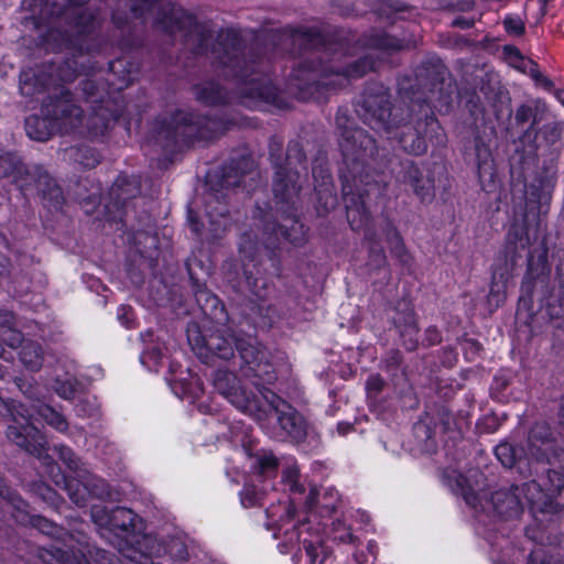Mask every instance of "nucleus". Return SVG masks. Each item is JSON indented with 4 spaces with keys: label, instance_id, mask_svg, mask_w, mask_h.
<instances>
[{
    "label": "nucleus",
    "instance_id": "nucleus-1",
    "mask_svg": "<svg viewBox=\"0 0 564 564\" xmlns=\"http://www.w3.org/2000/svg\"><path fill=\"white\" fill-rule=\"evenodd\" d=\"M268 155L273 169V202L280 218L257 205L261 223L260 242L249 234L240 237L238 252L242 275H237V281L227 276L234 288L241 290L245 286L259 303H264L274 293L273 280L282 273V253L303 247L308 239V227L300 218L301 177L302 174L307 175L303 144L292 139L284 152L282 137L273 134L269 139Z\"/></svg>",
    "mask_w": 564,
    "mask_h": 564
},
{
    "label": "nucleus",
    "instance_id": "nucleus-2",
    "mask_svg": "<svg viewBox=\"0 0 564 564\" xmlns=\"http://www.w3.org/2000/svg\"><path fill=\"white\" fill-rule=\"evenodd\" d=\"M398 94L408 101L395 108L391 94L382 83H367L356 102L360 119L375 130L395 139L409 155L421 156L429 144L444 148L447 135L435 116L448 113L457 94L448 69L437 56L424 58L411 74L398 78Z\"/></svg>",
    "mask_w": 564,
    "mask_h": 564
},
{
    "label": "nucleus",
    "instance_id": "nucleus-3",
    "mask_svg": "<svg viewBox=\"0 0 564 564\" xmlns=\"http://www.w3.org/2000/svg\"><path fill=\"white\" fill-rule=\"evenodd\" d=\"M323 39V28L288 24L254 32L247 46L239 30L226 28L218 32L210 52L224 76L237 85L242 105L288 110L292 102L269 76L270 65L285 44H299L300 51H321Z\"/></svg>",
    "mask_w": 564,
    "mask_h": 564
},
{
    "label": "nucleus",
    "instance_id": "nucleus-4",
    "mask_svg": "<svg viewBox=\"0 0 564 564\" xmlns=\"http://www.w3.org/2000/svg\"><path fill=\"white\" fill-rule=\"evenodd\" d=\"M335 123L339 130L341 164L338 172L347 221L351 230L364 231V239L369 246H381L371 226V207L387 192L386 170L391 159L367 130L354 126L347 109L338 108Z\"/></svg>",
    "mask_w": 564,
    "mask_h": 564
},
{
    "label": "nucleus",
    "instance_id": "nucleus-5",
    "mask_svg": "<svg viewBox=\"0 0 564 564\" xmlns=\"http://www.w3.org/2000/svg\"><path fill=\"white\" fill-rule=\"evenodd\" d=\"M377 69L378 61L371 54H364L340 66L321 56H307L292 67L289 84L299 101L323 104L328 101L332 94Z\"/></svg>",
    "mask_w": 564,
    "mask_h": 564
},
{
    "label": "nucleus",
    "instance_id": "nucleus-6",
    "mask_svg": "<svg viewBox=\"0 0 564 564\" xmlns=\"http://www.w3.org/2000/svg\"><path fill=\"white\" fill-rule=\"evenodd\" d=\"M187 339L202 362L213 364L216 358L229 360L237 351L240 371L246 378H258L260 383H275L278 373L268 350L251 339L237 338L219 329L203 334L197 325L188 327Z\"/></svg>",
    "mask_w": 564,
    "mask_h": 564
},
{
    "label": "nucleus",
    "instance_id": "nucleus-7",
    "mask_svg": "<svg viewBox=\"0 0 564 564\" xmlns=\"http://www.w3.org/2000/svg\"><path fill=\"white\" fill-rule=\"evenodd\" d=\"M237 124L236 118L223 113L176 108L169 116L155 120L154 131L158 139L165 141L164 149L178 144L192 148L209 144Z\"/></svg>",
    "mask_w": 564,
    "mask_h": 564
},
{
    "label": "nucleus",
    "instance_id": "nucleus-8",
    "mask_svg": "<svg viewBox=\"0 0 564 564\" xmlns=\"http://www.w3.org/2000/svg\"><path fill=\"white\" fill-rule=\"evenodd\" d=\"M141 193V182L138 176L120 173L108 192L104 206L105 221L120 225L118 229L128 234L129 242L142 258H153L158 253L159 239L153 228L129 229L127 226L130 203Z\"/></svg>",
    "mask_w": 564,
    "mask_h": 564
},
{
    "label": "nucleus",
    "instance_id": "nucleus-9",
    "mask_svg": "<svg viewBox=\"0 0 564 564\" xmlns=\"http://www.w3.org/2000/svg\"><path fill=\"white\" fill-rule=\"evenodd\" d=\"M451 491L462 497L466 505L475 512V532L482 538L490 547L494 546V489L487 484L482 471L469 470L464 475L451 470L444 475Z\"/></svg>",
    "mask_w": 564,
    "mask_h": 564
},
{
    "label": "nucleus",
    "instance_id": "nucleus-10",
    "mask_svg": "<svg viewBox=\"0 0 564 564\" xmlns=\"http://www.w3.org/2000/svg\"><path fill=\"white\" fill-rule=\"evenodd\" d=\"M9 411L15 424L9 425L7 437L31 455L41 457L46 449L47 441L44 434L33 423V414H37L47 425L64 433L68 430L66 417L46 403L32 404L30 408L12 401Z\"/></svg>",
    "mask_w": 564,
    "mask_h": 564
},
{
    "label": "nucleus",
    "instance_id": "nucleus-11",
    "mask_svg": "<svg viewBox=\"0 0 564 564\" xmlns=\"http://www.w3.org/2000/svg\"><path fill=\"white\" fill-rule=\"evenodd\" d=\"M6 177H10L24 196L35 189L48 210L59 212L66 203L62 187L42 165L28 167L19 155L0 149V178Z\"/></svg>",
    "mask_w": 564,
    "mask_h": 564
},
{
    "label": "nucleus",
    "instance_id": "nucleus-12",
    "mask_svg": "<svg viewBox=\"0 0 564 564\" xmlns=\"http://www.w3.org/2000/svg\"><path fill=\"white\" fill-rule=\"evenodd\" d=\"M251 417L272 437L289 440L296 445L307 438L308 422L305 416L271 388L264 389L259 412L252 413Z\"/></svg>",
    "mask_w": 564,
    "mask_h": 564
},
{
    "label": "nucleus",
    "instance_id": "nucleus-13",
    "mask_svg": "<svg viewBox=\"0 0 564 564\" xmlns=\"http://www.w3.org/2000/svg\"><path fill=\"white\" fill-rule=\"evenodd\" d=\"M93 522L121 540L126 546L124 554L129 560L139 564H152L153 552L149 547L152 540L135 531L137 514L128 508L93 506L90 511Z\"/></svg>",
    "mask_w": 564,
    "mask_h": 564
},
{
    "label": "nucleus",
    "instance_id": "nucleus-14",
    "mask_svg": "<svg viewBox=\"0 0 564 564\" xmlns=\"http://www.w3.org/2000/svg\"><path fill=\"white\" fill-rule=\"evenodd\" d=\"M185 267L191 291L202 315L216 325L225 326L230 321L229 313L219 296L207 286L214 272L210 257L203 250L193 252L186 259Z\"/></svg>",
    "mask_w": 564,
    "mask_h": 564
},
{
    "label": "nucleus",
    "instance_id": "nucleus-15",
    "mask_svg": "<svg viewBox=\"0 0 564 564\" xmlns=\"http://www.w3.org/2000/svg\"><path fill=\"white\" fill-rule=\"evenodd\" d=\"M474 132V150L480 187L486 193L494 192V122L486 115L479 95L473 91L466 100Z\"/></svg>",
    "mask_w": 564,
    "mask_h": 564
},
{
    "label": "nucleus",
    "instance_id": "nucleus-16",
    "mask_svg": "<svg viewBox=\"0 0 564 564\" xmlns=\"http://www.w3.org/2000/svg\"><path fill=\"white\" fill-rule=\"evenodd\" d=\"M391 173L395 184L412 193L422 205H430L435 199V170L432 164L400 159Z\"/></svg>",
    "mask_w": 564,
    "mask_h": 564
},
{
    "label": "nucleus",
    "instance_id": "nucleus-17",
    "mask_svg": "<svg viewBox=\"0 0 564 564\" xmlns=\"http://www.w3.org/2000/svg\"><path fill=\"white\" fill-rule=\"evenodd\" d=\"M254 390L241 384L238 377L229 371L217 369L213 376L215 390L227 399L236 409L251 417L252 413L259 412V402L262 399L264 389L273 383H260L258 378H248Z\"/></svg>",
    "mask_w": 564,
    "mask_h": 564
},
{
    "label": "nucleus",
    "instance_id": "nucleus-18",
    "mask_svg": "<svg viewBox=\"0 0 564 564\" xmlns=\"http://www.w3.org/2000/svg\"><path fill=\"white\" fill-rule=\"evenodd\" d=\"M50 474L52 481L63 489L78 508L86 507L91 499L104 500L110 496L107 481L95 475L86 474L76 478L62 471L58 465L51 466Z\"/></svg>",
    "mask_w": 564,
    "mask_h": 564
},
{
    "label": "nucleus",
    "instance_id": "nucleus-19",
    "mask_svg": "<svg viewBox=\"0 0 564 564\" xmlns=\"http://www.w3.org/2000/svg\"><path fill=\"white\" fill-rule=\"evenodd\" d=\"M65 52L67 56L59 63L51 62L44 65L46 72L52 74V88L73 83L79 75L104 72V64L98 59L99 54L86 50L80 53Z\"/></svg>",
    "mask_w": 564,
    "mask_h": 564
},
{
    "label": "nucleus",
    "instance_id": "nucleus-20",
    "mask_svg": "<svg viewBox=\"0 0 564 564\" xmlns=\"http://www.w3.org/2000/svg\"><path fill=\"white\" fill-rule=\"evenodd\" d=\"M254 169V160L250 153H232L216 170L208 171L205 184L208 189L219 193L240 186L243 177Z\"/></svg>",
    "mask_w": 564,
    "mask_h": 564
},
{
    "label": "nucleus",
    "instance_id": "nucleus-21",
    "mask_svg": "<svg viewBox=\"0 0 564 564\" xmlns=\"http://www.w3.org/2000/svg\"><path fill=\"white\" fill-rule=\"evenodd\" d=\"M41 113H45L52 120L56 119L58 128L63 131L75 128L83 121V109L75 104L74 95L66 86H58L48 91L42 102Z\"/></svg>",
    "mask_w": 564,
    "mask_h": 564
},
{
    "label": "nucleus",
    "instance_id": "nucleus-22",
    "mask_svg": "<svg viewBox=\"0 0 564 564\" xmlns=\"http://www.w3.org/2000/svg\"><path fill=\"white\" fill-rule=\"evenodd\" d=\"M78 0H21L20 10L24 13L20 23L23 28L33 31L53 28L56 17L65 9V3Z\"/></svg>",
    "mask_w": 564,
    "mask_h": 564
},
{
    "label": "nucleus",
    "instance_id": "nucleus-23",
    "mask_svg": "<svg viewBox=\"0 0 564 564\" xmlns=\"http://www.w3.org/2000/svg\"><path fill=\"white\" fill-rule=\"evenodd\" d=\"M194 21V13L184 9L173 1H161L155 8L153 26L169 36L176 34L184 35L191 22Z\"/></svg>",
    "mask_w": 564,
    "mask_h": 564
},
{
    "label": "nucleus",
    "instance_id": "nucleus-24",
    "mask_svg": "<svg viewBox=\"0 0 564 564\" xmlns=\"http://www.w3.org/2000/svg\"><path fill=\"white\" fill-rule=\"evenodd\" d=\"M390 321L404 349L410 352L415 351L420 345V327L416 313L411 302L398 301Z\"/></svg>",
    "mask_w": 564,
    "mask_h": 564
},
{
    "label": "nucleus",
    "instance_id": "nucleus-25",
    "mask_svg": "<svg viewBox=\"0 0 564 564\" xmlns=\"http://www.w3.org/2000/svg\"><path fill=\"white\" fill-rule=\"evenodd\" d=\"M104 67L107 65L108 84L117 93L128 88L139 76L141 63L135 61L131 52H124L115 59L100 62Z\"/></svg>",
    "mask_w": 564,
    "mask_h": 564
},
{
    "label": "nucleus",
    "instance_id": "nucleus-26",
    "mask_svg": "<svg viewBox=\"0 0 564 564\" xmlns=\"http://www.w3.org/2000/svg\"><path fill=\"white\" fill-rule=\"evenodd\" d=\"M554 435L547 422L534 423L528 435V453L536 462H549L554 454Z\"/></svg>",
    "mask_w": 564,
    "mask_h": 564
},
{
    "label": "nucleus",
    "instance_id": "nucleus-27",
    "mask_svg": "<svg viewBox=\"0 0 564 564\" xmlns=\"http://www.w3.org/2000/svg\"><path fill=\"white\" fill-rule=\"evenodd\" d=\"M323 50L332 53L352 56L351 50L358 46L356 31L350 28L327 24L323 28Z\"/></svg>",
    "mask_w": 564,
    "mask_h": 564
},
{
    "label": "nucleus",
    "instance_id": "nucleus-28",
    "mask_svg": "<svg viewBox=\"0 0 564 564\" xmlns=\"http://www.w3.org/2000/svg\"><path fill=\"white\" fill-rule=\"evenodd\" d=\"M381 231L388 245L392 258L405 269H410L414 263V258L405 246L404 239L390 217H386L381 226Z\"/></svg>",
    "mask_w": 564,
    "mask_h": 564
},
{
    "label": "nucleus",
    "instance_id": "nucleus-29",
    "mask_svg": "<svg viewBox=\"0 0 564 564\" xmlns=\"http://www.w3.org/2000/svg\"><path fill=\"white\" fill-rule=\"evenodd\" d=\"M547 107L545 102L536 100L534 102V107L529 105H522L518 108L516 112V123L517 126H522L531 120V124L522 131L521 139L523 142L532 143L534 149H539L541 147L540 143H536L538 140V128L536 126L542 120L543 113L546 112Z\"/></svg>",
    "mask_w": 564,
    "mask_h": 564
},
{
    "label": "nucleus",
    "instance_id": "nucleus-30",
    "mask_svg": "<svg viewBox=\"0 0 564 564\" xmlns=\"http://www.w3.org/2000/svg\"><path fill=\"white\" fill-rule=\"evenodd\" d=\"M356 43L364 50L380 51L386 53L400 52L404 48V39L389 34L384 30L371 29L358 36Z\"/></svg>",
    "mask_w": 564,
    "mask_h": 564
},
{
    "label": "nucleus",
    "instance_id": "nucleus-31",
    "mask_svg": "<svg viewBox=\"0 0 564 564\" xmlns=\"http://www.w3.org/2000/svg\"><path fill=\"white\" fill-rule=\"evenodd\" d=\"M52 88V74L46 72L45 66L22 69L19 75V89L25 97L50 91Z\"/></svg>",
    "mask_w": 564,
    "mask_h": 564
},
{
    "label": "nucleus",
    "instance_id": "nucleus-32",
    "mask_svg": "<svg viewBox=\"0 0 564 564\" xmlns=\"http://www.w3.org/2000/svg\"><path fill=\"white\" fill-rule=\"evenodd\" d=\"M372 10L379 19L390 25L395 24L398 20L411 21L417 14L415 7L401 0H377Z\"/></svg>",
    "mask_w": 564,
    "mask_h": 564
},
{
    "label": "nucleus",
    "instance_id": "nucleus-33",
    "mask_svg": "<svg viewBox=\"0 0 564 564\" xmlns=\"http://www.w3.org/2000/svg\"><path fill=\"white\" fill-rule=\"evenodd\" d=\"M23 341V333L13 326V315L0 318V358L13 361V350L18 349Z\"/></svg>",
    "mask_w": 564,
    "mask_h": 564
},
{
    "label": "nucleus",
    "instance_id": "nucleus-34",
    "mask_svg": "<svg viewBox=\"0 0 564 564\" xmlns=\"http://www.w3.org/2000/svg\"><path fill=\"white\" fill-rule=\"evenodd\" d=\"M119 119L117 111L105 108L99 105L94 108L93 112L86 119V128L91 139L106 137L115 127Z\"/></svg>",
    "mask_w": 564,
    "mask_h": 564
},
{
    "label": "nucleus",
    "instance_id": "nucleus-35",
    "mask_svg": "<svg viewBox=\"0 0 564 564\" xmlns=\"http://www.w3.org/2000/svg\"><path fill=\"white\" fill-rule=\"evenodd\" d=\"M56 119H50L45 113L30 115L25 118L24 128L28 137L35 141H47L54 134L64 132L58 128Z\"/></svg>",
    "mask_w": 564,
    "mask_h": 564
},
{
    "label": "nucleus",
    "instance_id": "nucleus-36",
    "mask_svg": "<svg viewBox=\"0 0 564 564\" xmlns=\"http://www.w3.org/2000/svg\"><path fill=\"white\" fill-rule=\"evenodd\" d=\"M195 99L204 106L216 107L229 102V94L224 86L215 80H206L193 86Z\"/></svg>",
    "mask_w": 564,
    "mask_h": 564
},
{
    "label": "nucleus",
    "instance_id": "nucleus-37",
    "mask_svg": "<svg viewBox=\"0 0 564 564\" xmlns=\"http://www.w3.org/2000/svg\"><path fill=\"white\" fill-rule=\"evenodd\" d=\"M245 449L252 459L250 467L256 475L260 476L262 479L276 477L280 463L271 451L261 448L252 453L250 447H246Z\"/></svg>",
    "mask_w": 564,
    "mask_h": 564
},
{
    "label": "nucleus",
    "instance_id": "nucleus-38",
    "mask_svg": "<svg viewBox=\"0 0 564 564\" xmlns=\"http://www.w3.org/2000/svg\"><path fill=\"white\" fill-rule=\"evenodd\" d=\"M96 73L84 75L85 78L79 82V89L87 102L102 105L112 90L108 84V78L99 80L94 78Z\"/></svg>",
    "mask_w": 564,
    "mask_h": 564
},
{
    "label": "nucleus",
    "instance_id": "nucleus-39",
    "mask_svg": "<svg viewBox=\"0 0 564 564\" xmlns=\"http://www.w3.org/2000/svg\"><path fill=\"white\" fill-rule=\"evenodd\" d=\"M519 488L496 491V516L505 520L517 519L522 513V505L518 495Z\"/></svg>",
    "mask_w": 564,
    "mask_h": 564
},
{
    "label": "nucleus",
    "instance_id": "nucleus-40",
    "mask_svg": "<svg viewBox=\"0 0 564 564\" xmlns=\"http://www.w3.org/2000/svg\"><path fill=\"white\" fill-rule=\"evenodd\" d=\"M214 31L206 23L197 20L194 14V21L191 22L188 30L185 31L183 39L185 42L193 41L195 53L204 54L207 52Z\"/></svg>",
    "mask_w": 564,
    "mask_h": 564
},
{
    "label": "nucleus",
    "instance_id": "nucleus-41",
    "mask_svg": "<svg viewBox=\"0 0 564 564\" xmlns=\"http://www.w3.org/2000/svg\"><path fill=\"white\" fill-rule=\"evenodd\" d=\"M53 557L58 564H90L87 555H91L90 544L88 541L80 542V549L78 552H74L70 547H53L51 551Z\"/></svg>",
    "mask_w": 564,
    "mask_h": 564
},
{
    "label": "nucleus",
    "instance_id": "nucleus-42",
    "mask_svg": "<svg viewBox=\"0 0 564 564\" xmlns=\"http://www.w3.org/2000/svg\"><path fill=\"white\" fill-rule=\"evenodd\" d=\"M19 348V359L23 366L32 371L40 370L43 365L42 346L37 341L24 339Z\"/></svg>",
    "mask_w": 564,
    "mask_h": 564
},
{
    "label": "nucleus",
    "instance_id": "nucleus-43",
    "mask_svg": "<svg viewBox=\"0 0 564 564\" xmlns=\"http://www.w3.org/2000/svg\"><path fill=\"white\" fill-rule=\"evenodd\" d=\"M382 370L397 383L405 376L404 357L401 350L392 348L381 359Z\"/></svg>",
    "mask_w": 564,
    "mask_h": 564
},
{
    "label": "nucleus",
    "instance_id": "nucleus-44",
    "mask_svg": "<svg viewBox=\"0 0 564 564\" xmlns=\"http://www.w3.org/2000/svg\"><path fill=\"white\" fill-rule=\"evenodd\" d=\"M315 193V209L319 217L326 216L338 204V197L335 185L329 186H314Z\"/></svg>",
    "mask_w": 564,
    "mask_h": 564
},
{
    "label": "nucleus",
    "instance_id": "nucleus-45",
    "mask_svg": "<svg viewBox=\"0 0 564 564\" xmlns=\"http://www.w3.org/2000/svg\"><path fill=\"white\" fill-rule=\"evenodd\" d=\"M72 158L74 162L85 170L95 169L102 160L100 152L86 144H80L73 149Z\"/></svg>",
    "mask_w": 564,
    "mask_h": 564
},
{
    "label": "nucleus",
    "instance_id": "nucleus-46",
    "mask_svg": "<svg viewBox=\"0 0 564 564\" xmlns=\"http://www.w3.org/2000/svg\"><path fill=\"white\" fill-rule=\"evenodd\" d=\"M0 498L7 501L15 511L28 513L29 503L19 491L12 488L4 475L0 471Z\"/></svg>",
    "mask_w": 564,
    "mask_h": 564
},
{
    "label": "nucleus",
    "instance_id": "nucleus-47",
    "mask_svg": "<svg viewBox=\"0 0 564 564\" xmlns=\"http://www.w3.org/2000/svg\"><path fill=\"white\" fill-rule=\"evenodd\" d=\"M549 495H561L564 490V470L547 469L546 476L542 479L541 485Z\"/></svg>",
    "mask_w": 564,
    "mask_h": 564
},
{
    "label": "nucleus",
    "instance_id": "nucleus-48",
    "mask_svg": "<svg viewBox=\"0 0 564 564\" xmlns=\"http://www.w3.org/2000/svg\"><path fill=\"white\" fill-rule=\"evenodd\" d=\"M123 4L129 8L133 19L142 20L151 11L155 12L159 0H123Z\"/></svg>",
    "mask_w": 564,
    "mask_h": 564
},
{
    "label": "nucleus",
    "instance_id": "nucleus-49",
    "mask_svg": "<svg viewBox=\"0 0 564 564\" xmlns=\"http://www.w3.org/2000/svg\"><path fill=\"white\" fill-rule=\"evenodd\" d=\"M133 20L134 19L132 18L129 8H126L123 4V0H119L118 4L111 10L110 21L112 25L116 29L123 31L130 28Z\"/></svg>",
    "mask_w": 564,
    "mask_h": 564
},
{
    "label": "nucleus",
    "instance_id": "nucleus-50",
    "mask_svg": "<svg viewBox=\"0 0 564 564\" xmlns=\"http://www.w3.org/2000/svg\"><path fill=\"white\" fill-rule=\"evenodd\" d=\"M511 116L512 107L509 91L499 86L496 88V120H500L502 118L510 120Z\"/></svg>",
    "mask_w": 564,
    "mask_h": 564
},
{
    "label": "nucleus",
    "instance_id": "nucleus-51",
    "mask_svg": "<svg viewBox=\"0 0 564 564\" xmlns=\"http://www.w3.org/2000/svg\"><path fill=\"white\" fill-rule=\"evenodd\" d=\"M54 453L57 454L58 459L69 471H79V458L69 446L64 444L54 445Z\"/></svg>",
    "mask_w": 564,
    "mask_h": 564
},
{
    "label": "nucleus",
    "instance_id": "nucleus-52",
    "mask_svg": "<svg viewBox=\"0 0 564 564\" xmlns=\"http://www.w3.org/2000/svg\"><path fill=\"white\" fill-rule=\"evenodd\" d=\"M30 523L34 529L39 530L41 533L53 538L59 536L63 530L62 527H58L56 523L41 514L31 516Z\"/></svg>",
    "mask_w": 564,
    "mask_h": 564
},
{
    "label": "nucleus",
    "instance_id": "nucleus-53",
    "mask_svg": "<svg viewBox=\"0 0 564 564\" xmlns=\"http://www.w3.org/2000/svg\"><path fill=\"white\" fill-rule=\"evenodd\" d=\"M14 383L23 395L31 401V405L42 403L40 401V388L36 382L24 377H15Z\"/></svg>",
    "mask_w": 564,
    "mask_h": 564
},
{
    "label": "nucleus",
    "instance_id": "nucleus-54",
    "mask_svg": "<svg viewBox=\"0 0 564 564\" xmlns=\"http://www.w3.org/2000/svg\"><path fill=\"white\" fill-rule=\"evenodd\" d=\"M532 511L541 514L558 516L563 513L564 506L555 501L551 495H547L541 501L532 502Z\"/></svg>",
    "mask_w": 564,
    "mask_h": 564
},
{
    "label": "nucleus",
    "instance_id": "nucleus-55",
    "mask_svg": "<svg viewBox=\"0 0 564 564\" xmlns=\"http://www.w3.org/2000/svg\"><path fill=\"white\" fill-rule=\"evenodd\" d=\"M333 540L341 544L356 545L358 536H356L350 528H346L345 523L337 520L333 522Z\"/></svg>",
    "mask_w": 564,
    "mask_h": 564
},
{
    "label": "nucleus",
    "instance_id": "nucleus-56",
    "mask_svg": "<svg viewBox=\"0 0 564 564\" xmlns=\"http://www.w3.org/2000/svg\"><path fill=\"white\" fill-rule=\"evenodd\" d=\"M36 492L40 495L43 501L48 503L52 508H54L57 511L65 502L64 498L55 489L47 486L46 484L39 485L36 488Z\"/></svg>",
    "mask_w": 564,
    "mask_h": 564
},
{
    "label": "nucleus",
    "instance_id": "nucleus-57",
    "mask_svg": "<svg viewBox=\"0 0 564 564\" xmlns=\"http://www.w3.org/2000/svg\"><path fill=\"white\" fill-rule=\"evenodd\" d=\"M496 458L500 460L503 467L512 468L518 458L517 451L512 445L501 443L496 446Z\"/></svg>",
    "mask_w": 564,
    "mask_h": 564
},
{
    "label": "nucleus",
    "instance_id": "nucleus-58",
    "mask_svg": "<svg viewBox=\"0 0 564 564\" xmlns=\"http://www.w3.org/2000/svg\"><path fill=\"white\" fill-rule=\"evenodd\" d=\"M312 175L314 178V186H329L334 185L333 175L327 163H316L312 167Z\"/></svg>",
    "mask_w": 564,
    "mask_h": 564
},
{
    "label": "nucleus",
    "instance_id": "nucleus-59",
    "mask_svg": "<svg viewBox=\"0 0 564 564\" xmlns=\"http://www.w3.org/2000/svg\"><path fill=\"white\" fill-rule=\"evenodd\" d=\"M562 124L558 122L544 124L540 130H538V135L541 134V138L545 142L546 145L551 147L560 141L562 135Z\"/></svg>",
    "mask_w": 564,
    "mask_h": 564
},
{
    "label": "nucleus",
    "instance_id": "nucleus-60",
    "mask_svg": "<svg viewBox=\"0 0 564 564\" xmlns=\"http://www.w3.org/2000/svg\"><path fill=\"white\" fill-rule=\"evenodd\" d=\"M301 543L303 551L300 549V557L305 556V564H315L319 557V549H323V544L307 539H303Z\"/></svg>",
    "mask_w": 564,
    "mask_h": 564
},
{
    "label": "nucleus",
    "instance_id": "nucleus-61",
    "mask_svg": "<svg viewBox=\"0 0 564 564\" xmlns=\"http://www.w3.org/2000/svg\"><path fill=\"white\" fill-rule=\"evenodd\" d=\"M502 25L509 36L520 37L525 33V23L519 17L507 15L502 21Z\"/></svg>",
    "mask_w": 564,
    "mask_h": 564
},
{
    "label": "nucleus",
    "instance_id": "nucleus-62",
    "mask_svg": "<svg viewBox=\"0 0 564 564\" xmlns=\"http://www.w3.org/2000/svg\"><path fill=\"white\" fill-rule=\"evenodd\" d=\"M438 6L448 12H469L475 7V0H438Z\"/></svg>",
    "mask_w": 564,
    "mask_h": 564
},
{
    "label": "nucleus",
    "instance_id": "nucleus-63",
    "mask_svg": "<svg viewBox=\"0 0 564 564\" xmlns=\"http://www.w3.org/2000/svg\"><path fill=\"white\" fill-rule=\"evenodd\" d=\"M547 313L551 319L561 321L557 327H564V294H557L547 306Z\"/></svg>",
    "mask_w": 564,
    "mask_h": 564
},
{
    "label": "nucleus",
    "instance_id": "nucleus-64",
    "mask_svg": "<svg viewBox=\"0 0 564 564\" xmlns=\"http://www.w3.org/2000/svg\"><path fill=\"white\" fill-rule=\"evenodd\" d=\"M239 497L243 508H253L259 505L260 497L254 485L245 484L239 491Z\"/></svg>",
    "mask_w": 564,
    "mask_h": 564
}]
</instances>
